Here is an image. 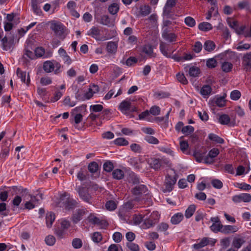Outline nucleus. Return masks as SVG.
<instances>
[{"instance_id":"nucleus-1","label":"nucleus","mask_w":251,"mask_h":251,"mask_svg":"<svg viewBox=\"0 0 251 251\" xmlns=\"http://www.w3.org/2000/svg\"><path fill=\"white\" fill-rule=\"evenodd\" d=\"M171 170L173 172V175H167L166 176L164 182V188L162 189V191L164 193L171 192L177 180V176L176 171L173 169H171Z\"/></svg>"},{"instance_id":"nucleus-2","label":"nucleus","mask_w":251,"mask_h":251,"mask_svg":"<svg viewBox=\"0 0 251 251\" xmlns=\"http://www.w3.org/2000/svg\"><path fill=\"white\" fill-rule=\"evenodd\" d=\"M159 219L158 213L153 212L149 217L146 216L144 219V222L141 225L143 229H148L154 226Z\"/></svg>"},{"instance_id":"nucleus-3","label":"nucleus","mask_w":251,"mask_h":251,"mask_svg":"<svg viewBox=\"0 0 251 251\" xmlns=\"http://www.w3.org/2000/svg\"><path fill=\"white\" fill-rule=\"evenodd\" d=\"M50 29L54 32V34L59 38L63 40L65 38L64 34L66 29L64 25L59 22H52L51 23Z\"/></svg>"},{"instance_id":"nucleus-4","label":"nucleus","mask_w":251,"mask_h":251,"mask_svg":"<svg viewBox=\"0 0 251 251\" xmlns=\"http://www.w3.org/2000/svg\"><path fill=\"white\" fill-rule=\"evenodd\" d=\"M148 188L145 185H138L136 186L132 190L133 195L134 196V200L140 201L142 199V196L147 195Z\"/></svg>"},{"instance_id":"nucleus-5","label":"nucleus","mask_w":251,"mask_h":251,"mask_svg":"<svg viewBox=\"0 0 251 251\" xmlns=\"http://www.w3.org/2000/svg\"><path fill=\"white\" fill-rule=\"evenodd\" d=\"M232 201L235 203L242 202L248 203L251 201V195L249 193H241L233 196Z\"/></svg>"},{"instance_id":"nucleus-6","label":"nucleus","mask_w":251,"mask_h":251,"mask_svg":"<svg viewBox=\"0 0 251 251\" xmlns=\"http://www.w3.org/2000/svg\"><path fill=\"white\" fill-rule=\"evenodd\" d=\"M133 207V204L131 201L125 203L119 211V216L123 220H126L128 216V212Z\"/></svg>"},{"instance_id":"nucleus-7","label":"nucleus","mask_w":251,"mask_h":251,"mask_svg":"<svg viewBox=\"0 0 251 251\" xmlns=\"http://www.w3.org/2000/svg\"><path fill=\"white\" fill-rule=\"evenodd\" d=\"M87 35L95 38L97 41H103L105 39L101 36L100 30L99 27L93 26L87 32Z\"/></svg>"},{"instance_id":"nucleus-8","label":"nucleus","mask_w":251,"mask_h":251,"mask_svg":"<svg viewBox=\"0 0 251 251\" xmlns=\"http://www.w3.org/2000/svg\"><path fill=\"white\" fill-rule=\"evenodd\" d=\"M77 192H78L80 198L81 199H82L84 201L89 203H92V202L91 201L92 197L89 194L87 190L84 187H78L77 189Z\"/></svg>"},{"instance_id":"nucleus-9","label":"nucleus","mask_w":251,"mask_h":251,"mask_svg":"<svg viewBox=\"0 0 251 251\" xmlns=\"http://www.w3.org/2000/svg\"><path fill=\"white\" fill-rule=\"evenodd\" d=\"M215 242V241L211 240L208 237H203L198 243L194 244L193 247L194 249L198 250L208 245H211L213 246L214 245Z\"/></svg>"},{"instance_id":"nucleus-10","label":"nucleus","mask_w":251,"mask_h":251,"mask_svg":"<svg viewBox=\"0 0 251 251\" xmlns=\"http://www.w3.org/2000/svg\"><path fill=\"white\" fill-rule=\"evenodd\" d=\"M119 108L123 113L130 110L131 108V110L132 111H136L137 110L135 107H131V102L127 100L123 101L120 104Z\"/></svg>"},{"instance_id":"nucleus-11","label":"nucleus","mask_w":251,"mask_h":251,"mask_svg":"<svg viewBox=\"0 0 251 251\" xmlns=\"http://www.w3.org/2000/svg\"><path fill=\"white\" fill-rule=\"evenodd\" d=\"M16 73L21 81L28 85L30 81L29 74L26 75V72L22 71L19 68L17 69Z\"/></svg>"},{"instance_id":"nucleus-12","label":"nucleus","mask_w":251,"mask_h":251,"mask_svg":"<svg viewBox=\"0 0 251 251\" xmlns=\"http://www.w3.org/2000/svg\"><path fill=\"white\" fill-rule=\"evenodd\" d=\"M65 197H67L65 202V208L66 209L70 210L75 208L77 204V201L72 198H70L68 194H65Z\"/></svg>"},{"instance_id":"nucleus-13","label":"nucleus","mask_w":251,"mask_h":251,"mask_svg":"<svg viewBox=\"0 0 251 251\" xmlns=\"http://www.w3.org/2000/svg\"><path fill=\"white\" fill-rule=\"evenodd\" d=\"M238 229V227L236 226L223 225L221 233L224 234H228L236 232Z\"/></svg>"},{"instance_id":"nucleus-14","label":"nucleus","mask_w":251,"mask_h":251,"mask_svg":"<svg viewBox=\"0 0 251 251\" xmlns=\"http://www.w3.org/2000/svg\"><path fill=\"white\" fill-rule=\"evenodd\" d=\"M219 122L224 125H227L230 124V125L234 126L235 125V121H232L230 122V118L229 116L227 114H222L219 118Z\"/></svg>"},{"instance_id":"nucleus-15","label":"nucleus","mask_w":251,"mask_h":251,"mask_svg":"<svg viewBox=\"0 0 251 251\" xmlns=\"http://www.w3.org/2000/svg\"><path fill=\"white\" fill-rule=\"evenodd\" d=\"M99 22L101 25L108 26H111L114 25V20L110 19L107 15L101 16Z\"/></svg>"},{"instance_id":"nucleus-16","label":"nucleus","mask_w":251,"mask_h":251,"mask_svg":"<svg viewBox=\"0 0 251 251\" xmlns=\"http://www.w3.org/2000/svg\"><path fill=\"white\" fill-rule=\"evenodd\" d=\"M176 4V0H167L163 9V13L165 15H169L171 8L175 6Z\"/></svg>"},{"instance_id":"nucleus-17","label":"nucleus","mask_w":251,"mask_h":251,"mask_svg":"<svg viewBox=\"0 0 251 251\" xmlns=\"http://www.w3.org/2000/svg\"><path fill=\"white\" fill-rule=\"evenodd\" d=\"M142 51L149 58L155 57L156 56V53L153 52V48L150 45H145L143 47Z\"/></svg>"},{"instance_id":"nucleus-18","label":"nucleus","mask_w":251,"mask_h":251,"mask_svg":"<svg viewBox=\"0 0 251 251\" xmlns=\"http://www.w3.org/2000/svg\"><path fill=\"white\" fill-rule=\"evenodd\" d=\"M162 37L169 42H173L176 41V36L175 33H169L167 30H164L162 33Z\"/></svg>"},{"instance_id":"nucleus-19","label":"nucleus","mask_w":251,"mask_h":251,"mask_svg":"<svg viewBox=\"0 0 251 251\" xmlns=\"http://www.w3.org/2000/svg\"><path fill=\"white\" fill-rule=\"evenodd\" d=\"M85 212L83 209L77 210L73 216V221L74 223H77L80 221L84 215Z\"/></svg>"},{"instance_id":"nucleus-20","label":"nucleus","mask_w":251,"mask_h":251,"mask_svg":"<svg viewBox=\"0 0 251 251\" xmlns=\"http://www.w3.org/2000/svg\"><path fill=\"white\" fill-rule=\"evenodd\" d=\"M118 44L115 42L110 41L107 43L106 50L110 53H115L117 51Z\"/></svg>"},{"instance_id":"nucleus-21","label":"nucleus","mask_w":251,"mask_h":251,"mask_svg":"<svg viewBox=\"0 0 251 251\" xmlns=\"http://www.w3.org/2000/svg\"><path fill=\"white\" fill-rule=\"evenodd\" d=\"M245 243V240L243 237H234L232 241V245L234 248L239 249Z\"/></svg>"},{"instance_id":"nucleus-22","label":"nucleus","mask_w":251,"mask_h":251,"mask_svg":"<svg viewBox=\"0 0 251 251\" xmlns=\"http://www.w3.org/2000/svg\"><path fill=\"white\" fill-rule=\"evenodd\" d=\"M55 215L52 212H48L46 214V225L48 227H50L55 220Z\"/></svg>"},{"instance_id":"nucleus-23","label":"nucleus","mask_w":251,"mask_h":251,"mask_svg":"<svg viewBox=\"0 0 251 251\" xmlns=\"http://www.w3.org/2000/svg\"><path fill=\"white\" fill-rule=\"evenodd\" d=\"M183 219V215L181 213H177L174 215L171 219V222L173 225L179 224Z\"/></svg>"},{"instance_id":"nucleus-24","label":"nucleus","mask_w":251,"mask_h":251,"mask_svg":"<svg viewBox=\"0 0 251 251\" xmlns=\"http://www.w3.org/2000/svg\"><path fill=\"white\" fill-rule=\"evenodd\" d=\"M150 165L155 170H158L162 166V162L159 159L153 158L151 160Z\"/></svg>"},{"instance_id":"nucleus-25","label":"nucleus","mask_w":251,"mask_h":251,"mask_svg":"<svg viewBox=\"0 0 251 251\" xmlns=\"http://www.w3.org/2000/svg\"><path fill=\"white\" fill-rule=\"evenodd\" d=\"M211 91L212 88L209 85H204L201 87L200 93L204 98H206L211 94Z\"/></svg>"},{"instance_id":"nucleus-26","label":"nucleus","mask_w":251,"mask_h":251,"mask_svg":"<svg viewBox=\"0 0 251 251\" xmlns=\"http://www.w3.org/2000/svg\"><path fill=\"white\" fill-rule=\"evenodd\" d=\"M53 62L52 61H47L44 63L43 69L46 73H50L54 71Z\"/></svg>"},{"instance_id":"nucleus-27","label":"nucleus","mask_w":251,"mask_h":251,"mask_svg":"<svg viewBox=\"0 0 251 251\" xmlns=\"http://www.w3.org/2000/svg\"><path fill=\"white\" fill-rule=\"evenodd\" d=\"M147 216V214H139L138 215H134L133 217V222L135 225H139L143 221L145 217Z\"/></svg>"},{"instance_id":"nucleus-28","label":"nucleus","mask_w":251,"mask_h":251,"mask_svg":"<svg viewBox=\"0 0 251 251\" xmlns=\"http://www.w3.org/2000/svg\"><path fill=\"white\" fill-rule=\"evenodd\" d=\"M198 27L200 30L203 31H207L212 28V25L209 23L202 22L199 25Z\"/></svg>"},{"instance_id":"nucleus-29","label":"nucleus","mask_w":251,"mask_h":251,"mask_svg":"<svg viewBox=\"0 0 251 251\" xmlns=\"http://www.w3.org/2000/svg\"><path fill=\"white\" fill-rule=\"evenodd\" d=\"M204 49L209 52L214 50L215 48V43L210 40H207L205 42L203 45Z\"/></svg>"},{"instance_id":"nucleus-30","label":"nucleus","mask_w":251,"mask_h":251,"mask_svg":"<svg viewBox=\"0 0 251 251\" xmlns=\"http://www.w3.org/2000/svg\"><path fill=\"white\" fill-rule=\"evenodd\" d=\"M112 176L114 179L120 180L124 177V173L122 170L117 169L113 171Z\"/></svg>"},{"instance_id":"nucleus-31","label":"nucleus","mask_w":251,"mask_h":251,"mask_svg":"<svg viewBox=\"0 0 251 251\" xmlns=\"http://www.w3.org/2000/svg\"><path fill=\"white\" fill-rule=\"evenodd\" d=\"M196 206L194 204L190 205L185 212V216L186 218H189L192 216L196 210Z\"/></svg>"},{"instance_id":"nucleus-32","label":"nucleus","mask_w":251,"mask_h":251,"mask_svg":"<svg viewBox=\"0 0 251 251\" xmlns=\"http://www.w3.org/2000/svg\"><path fill=\"white\" fill-rule=\"evenodd\" d=\"M160 50L161 53L167 57H170V53L168 52V49L166 44L164 42H161L159 46Z\"/></svg>"},{"instance_id":"nucleus-33","label":"nucleus","mask_w":251,"mask_h":251,"mask_svg":"<svg viewBox=\"0 0 251 251\" xmlns=\"http://www.w3.org/2000/svg\"><path fill=\"white\" fill-rule=\"evenodd\" d=\"M223 227V225L222 224L221 222L212 224V225L210 226V228L211 231L215 233H217L218 232H222V228Z\"/></svg>"},{"instance_id":"nucleus-34","label":"nucleus","mask_w":251,"mask_h":251,"mask_svg":"<svg viewBox=\"0 0 251 251\" xmlns=\"http://www.w3.org/2000/svg\"><path fill=\"white\" fill-rule=\"evenodd\" d=\"M224 97H221L218 98H216L215 100H212L211 102L214 104H215L217 106L219 107H223L225 105V100H224Z\"/></svg>"},{"instance_id":"nucleus-35","label":"nucleus","mask_w":251,"mask_h":251,"mask_svg":"<svg viewBox=\"0 0 251 251\" xmlns=\"http://www.w3.org/2000/svg\"><path fill=\"white\" fill-rule=\"evenodd\" d=\"M208 138L213 141L216 142L217 143L223 144L224 143V140L223 138L220 137L218 135L210 133L208 135Z\"/></svg>"},{"instance_id":"nucleus-36","label":"nucleus","mask_w":251,"mask_h":251,"mask_svg":"<svg viewBox=\"0 0 251 251\" xmlns=\"http://www.w3.org/2000/svg\"><path fill=\"white\" fill-rule=\"evenodd\" d=\"M72 244L74 249H78L82 247L83 243L81 239L75 238L72 240Z\"/></svg>"},{"instance_id":"nucleus-37","label":"nucleus","mask_w":251,"mask_h":251,"mask_svg":"<svg viewBox=\"0 0 251 251\" xmlns=\"http://www.w3.org/2000/svg\"><path fill=\"white\" fill-rule=\"evenodd\" d=\"M91 238L94 242L99 243L102 240V236L100 232H95L92 234Z\"/></svg>"},{"instance_id":"nucleus-38","label":"nucleus","mask_w":251,"mask_h":251,"mask_svg":"<svg viewBox=\"0 0 251 251\" xmlns=\"http://www.w3.org/2000/svg\"><path fill=\"white\" fill-rule=\"evenodd\" d=\"M232 67L233 65L230 62H224L222 64V69L225 73L230 72Z\"/></svg>"},{"instance_id":"nucleus-39","label":"nucleus","mask_w":251,"mask_h":251,"mask_svg":"<svg viewBox=\"0 0 251 251\" xmlns=\"http://www.w3.org/2000/svg\"><path fill=\"white\" fill-rule=\"evenodd\" d=\"M200 73V69L197 67L192 66L190 68L189 74L191 76L197 77Z\"/></svg>"},{"instance_id":"nucleus-40","label":"nucleus","mask_w":251,"mask_h":251,"mask_svg":"<svg viewBox=\"0 0 251 251\" xmlns=\"http://www.w3.org/2000/svg\"><path fill=\"white\" fill-rule=\"evenodd\" d=\"M128 181L134 184H138L140 182L139 177L133 172L129 174Z\"/></svg>"},{"instance_id":"nucleus-41","label":"nucleus","mask_w":251,"mask_h":251,"mask_svg":"<svg viewBox=\"0 0 251 251\" xmlns=\"http://www.w3.org/2000/svg\"><path fill=\"white\" fill-rule=\"evenodd\" d=\"M119 9V6L118 4L113 3L108 7L109 12L112 15L116 14Z\"/></svg>"},{"instance_id":"nucleus-42","label":"nucleus","mask_w":251,"mask_h":251,"mask_svg":"<svg viewBox=\"0 0 251 251\" xmlns=\"http://www.w3.org/2000/svg\"><path fill=\"white\" fill-rule=\"evenodd\" d=\"M99 168V165L96 162H91L88 166L89 171L91 173H95L97 172Z\"/></svg>"},{"instance_id":"nucleus-43","label":"nucleus","mask_w":251,"mask_h":251,"mask_svg":"<svg viewBox=\"0 0 251 251\" xmlns=\"http://www.w3.org/2000/svg\"><path fill=\"white\" fill-rule=\"evenodd\" d=\"M140 12L143 16H146L151 13V8L148 5H144L140 7Z\"/></svg>"},{"instance_id":"nucleus-44","label":"nucleus","mask_w":251,"mask_h":251,"mask_svg":"<svg viewBox=\"0 0 251 251\" xmlns=\"http://www.w3.org/2000/svg\"><path fill=\"white\" fill-rule=\"evenodd\" d=\"M145 140L149 144L157 145L159 143V141L157 138L151 135L146 136Z\"/></svg>"},{"instance_id":"nucleus-45","label":"nucleus","mask_w":251,"mask_h":251,"mask_svg":"<svg viewBox=\"0 0 251 251\" xmlns=\"http://www.w3.org/2000/svg\"><path fill=\"white\" fill-rule=\"evenodd\" d=\"M114 143L118 146H126L128 144V142L124 138H118L114 141Z\"/></svg>"},{"instance_id":"nucleus-46","label":"nucleus","mask_w":251,"mask_h":251,"mask_svg":"<svg viewBox=\"0 0 251 251\" xmlns=\"http://www.w3.org/2000/svg\"><path fill=\"white\" fill-rule=\"evenodd\" d=\"M184 22L187 25L190 27H193L196 25L195 19L190 16H188L185 18Z\"/></svg>"},{"instance_id":"nucleus-47","label":"nucleus","mask_w":251,"mask_h":251,"mask_svg":"<svg viewBox=\"0 0 251 251\" xmlns=\"http://www.w3.org/2000/svg\"><path fill=\"white\" fill-rule=\"evenodd\" d=\"M55 238L52 235H48L45 238V241L48 246H53L55 243Z\"/></svg>"},{"instance_id":"nucleus-48","label":"nucleus","mask_w":251,"mask_h":251,"mask_svg":"<svg viewBox=\"0 0 251 251\" xmlns=\"http://www.w3.org/2000/svg\"><path fill=\"white\" fill-rule=\"evenodd\" d=\"M176 78L177 80L183 84H186L188 83V81L187 79L186 78L184 75L183 73H178L176 75Z\"/></svg>"},{"instance_id":"nucleus-49","label":"nucleus","mask_w":251,"mask_h":251,"mask_svg":"<svg viewBox=\"0 0 251 251\" xmlns=\"http://www.w3.org/2000/svg\"><path fill=\"white\" fill-rule=\"evenodd\" d=\"M88 221L92 224L97 225L99 222V218L97 217L94 214H90L88 217Z\"/></svg>"},{"instance_id":"nucleus-50","label":"nucleus","mask_w":251,"mask_h":251,"mask_svg":"<svg viewBox=\"0 0 251 251\" xmlns=\"http://www.w3.org/2000/svg\"><path fill=\"white\" fill-rule=\"evenodd\" d=\"M241 96V94L240 92L236 90L232 91L230 93V98L231 100H237L239 99Z\"/></svg>"},{"instance_id":"nucleus-51","label":"nucleus","mask_w":251,"mask_h":251,"mask_svg":"<svg viewBox=\"0 0 251 251\" xmlns=\"http://www.w3.org/2000/svg\"><path fill=\"white\" fill-rule=\"evenodd\" d=\"M194 127L191 126H184L181 129V132L186 135L191 134V133H193L194 132Z\"/></svg>"},{"instance_id":"nucleus-52","label":"nucleus","mask_w":251,"mask_h":251,"mask_svg":"<svg viewBox=\"0 0 251 251\" xmlns=\"http://www.w3.org/2000/svg\"><path fill=\"white\" fill-rule=\"evenodd\" d=\"M117 207L116 204L113 201H109L105 203V207L108 210H113Z\"/></svg>"},{"instance_id":"nucleus-53","label":"nucleus","mask_w":251,"mask_h":251,"mask_svg":"<svg viewBox=\"0 0 251 251\" xmlns=\"http://www.w3.org/2000/svg\"><path fill=\"white\" fill-rule=\"evenodd\" d=\"M103 106L101 104L91 105L90 106V110L93 112H99L103 109Z\"/></svg>"},{"instance_id":"nucleus-54","label":"nucleus","mask_w":251,"mask_h":251,"mask_svg":"<svg viewBox=\"0 0 251 251\" xmlns=\"http://www.w3.org/2000/svg\"><path fill=\"white\" fill-rule=\"evenodd\" d=\"M211 184L212 186L216 189H221L223 186L222 182L218 179H213L211 181Z\"/></svg>"},{"instance_id":"nucleus-55","label":"nucleus","mask_w":251,"mask_h":251,"mask_svg":"<svg viewBox=\"0 0 251 251\" xmlns=\"http://www.w3.org/2000/svg\"><path fill=\"white\" fill-rule=\"evenodd\" d=\"M35 55L37 57H41L44 56L45 53V50L42 47H38L36 48L34 50Z\"/></svg>"},{"instance_id":"nucleus-56","label":"nucleus","mask_w":251,"mask_h":251,"mask_svg":"<svg viewBox=\"0 0 251 251\" xmlns=\"http://www.w3.org/2000/svg\"><path fill=\"white\" fill-rule=\"evenodd\" d=\"M126 246L130 251H139V248L138 245L131 242H128Z\"/></svg>"},{"instance_id":"nucleus-57","label":"nucleus","mask_w":251,"mask_h":251,"mask_svg":"<svg viewBox=\"0 0 251 251\" xmlns=\"http://www.w3.org/2000/svg\"><path fill=\"white\" fill-rule=\"evenodd\" d=\"M217 65V61L213 58L208 59L206 61V65L209 68H214Z\"/></svg>"},{"instance_id":"nucleus-58","label":"nucleus","mask_w":251,"mask_h":251,"mask_svg":"<svg viewBox=\"0 0 251 251\" xmlns=\"http://www.w3.org/2000/svg\"><path fill=\"white\" fill-rule=\"evenodd\" d=\"M113 165L111 162L107 161L103 164V169L107 172H110L113 169Z\"/></svg>"},{"instance_id":"nucleus-59","label":"nucleus","mask_w":251,"mask_h":251,"mask_svg":"<svg viewBox=\"0 0 251 251\" xmlns=\"http://www.w3.org/2000/svg\"><path fill=\"white\" fill-rule=\"evenodd\" d=\"M150 113L153 115H158L160 113V108L158 106H153L150 109Z\"/></svg>"},{"instance_id":"nucleus-60","label":"nucleus","mask_w":251,"mask_h":251,"mask_svg":"<svg viewBox=\"0 0 251 251\" xmlns=\"http://www.w3.org/2000/svg\"><path fill=\"white\" fill-rule=\"evenodd\" d=\"M1 42L3 50H8L10 49L11 46L10 44L8 42L7 38L6 37H4L2 39Z\"/></svg>"},{"instance_id":"nucleus-61","label":"nucleus","mask_w":251,"mask_h":251,"mask_svg":"<svg viewBox=\"0 0 251 251\" xmlns=\"http://www.w3.org/2000/svg\"><path fill=\"white\" fill-rule=\"evenodd\" d=\"M64 104L65 105H68L70 107H73L76 105V102L75 101H71L70 98L68 96L65 98L63 101Z\"/></svg>"},{"instance_id":"nucleus-62","label":"nucleus","mask_w":251,"mask_h":251,"mask_svg":"<svg viewBox=\"0 0 251 251\" xmlns=\"http://www.w3.org/2000/svg\"><path fill=\"white\" fill-rule=\"evenodd\" d=\"M202 44L199 42L197 41L195 43L193 47V50L196 53H199L202 50Z\"/></svg>"},{"instance_id":"nucleus-63","label":"nucleus","mask_w":251,"mask_h":251,"mask_svg":"<svg viewBox=\"0 0 251 251\" xmlns=\"http://www.w3.org/2000/svg\"><path fill=\"white\" fill-rule=\"evenodd\" d=\"M157 230L160 231H166L169 228V225L166 223H161L157 227Z\"/></svg>"},{"instance_id":"nucleus-64","label":"nucleus","mask_w":251,"mask_h":251,"mask_svg":"<svg viewBox=\"0 0 251 251\" xmlns=\"http://www.w3.org/2000/svg\"><path fill=\"white\" fill-rule=\"evenodd\" d=\"M52 82L51 79L49 77H43L40 79V83L43 85H47L51 84Z\"/></svg>"}]
</instances>
